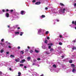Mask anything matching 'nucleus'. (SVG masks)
I'll use <instances>...</instances> for the list:
<instances>
[{
	"mask_svg": "<svg viewBox=\"0 0 76 76\" xmlns=\"http://www.w3.org/2000/svg\"><path fill=\"white\" fill-rule=\"evenodd\" d=\"M45 42L46 44H47V42H48V41H47V40H46L45 41Z\"/></svg>",
	"mask_w": 76,
	"mask_h": 76,
	"instance_id": "obj_16",
	"label": "nucleus"
},
{
	"mask_svg": "<svg viewBox=\"0 0 76 76\" xmlns=\"http://www.w3.org/2000/svg\"><path fill=\"white\" fill-rule=\"evenodd\" d=\"M13 10H11V12H13Z\"/></svg>",
	"mask_w": 76,
	"mask_h": 76,
	"instance_id": "obj_50",
	"label": "nucleus"
},
{
	"mask_svg": "<svg viewBox=\"0 0 76 76\" xmlns=\"http://www.w3.org/2000/svg\"><path fill=\"white\" fill-rule=\"evenodd\" d=\"M21 13V15H25V13H26L25 12V11H21L20 12Z\"/></svg>",
	"mask_w": 76,
	"mask_h": 76,
	"instance_id": "obj_2",
	"label": "nucleus"
},
{
	"mask_svg": "<svg viewBox=\"0 0 76 76\" xmlns=\"http://www.w3.org/2000/svg\"><path fill=\"white\" fill-rule=\"evenodd\" d=\"M9 44H10V43H9Z\"/></svg>",
	"mask_w": 76,
	"mask_h": 76,
	"instance_id": "obj_61",
	"label": "nucleus"
},
{
	"mask_svg": "<svg viewBox=\"0 0 76 76\" xmlns=\"http://www.w3.org/2000/svg\"><path fill=\"white\" fill-rule=\"evenodd\" d=\"M75 29H76V27H75Z\"/></svg>",
	"mask_w": 76,
	"mask_h": 76,
	"instance_id": "obj_59",
	"label": "nucleus"
},
{
	"mask_svg": "<svg viewBox=\"0 0 76 76\" xmlns=\"http://www.w3.org/2000/svg\"><path fill=\"white\" fill-rule=\"evenodd\" d=\"M6 11H7V12H8V11H9V10L7 9V10H6Z\"/></svg>",
	"mask_w": 76,
	"mask_h": 76,
	"instance_id": "obj_52",
	"label": "nucleus"
},
{
	"mask_svg": "<svg viewBox=\"0 0 76 76\" xmlns=\"http://www.w3.org/2000/svg\"><path fill=\"white\" fill-rule=\"evenodd\" d=\"M33 61H34V62H35V61H37V60H36V59H34L33 60Z\"/></svg>",
	"mask_w": 76,
	"mask_h": 76,
	"instance_id": "obj_29",
	"label": "nucleus"
},
{
	"mask_svg": "<svg viewBox=\"0 0 76 76\" xmlns=\"http://www.w3.org/2000/svg\"><path fill=\"white\" fill-rule=\"evenodd\" d=\"M3 41H4V39H2L1 40V42H3Z\"/></svg>",
	"mask_w": 76,
	"mask_h": 76,
	"instance_id": "obj_35",
	"label": "nucleus"
},
{
	"mask_svg": "<svg viewBox=\"0 0 76 76\" xmlns=\"http://www.w3.org/2000/svg\"><path fill=\"white\" fill-rule=\"evenodd\" d=\"M72 24H74V25L75 26H76V21H75V22H74V21H72Z\"/></svg>",
	"mask_w": 76,
	"mask_h": 76,
	"instance_id": "obj_4",
	"label": "nucleus"
},
{
	"mask_svg": "<svg viewBox=\"0 0 76 76\" xmlns=\"http://www.w3.org/2000/svg\"><path fill=\"white\" fill-rule=\"evenodd\" d=\"M72 62H73V61L72 60H71L69 61V63H72Z\"/></svg>",
	"mask_w": 76,
	"mask_h": 76,
	"instance_id": "obj_13",
	"label": "nucleus"
},
{
	"mask_svg": "<svg viewBox=\"0 0 76 76\" xmlns=\"http://www.w3.org/2000/svg\"><path fill=\"white\" fill-rule=\"evenodd\" d=\"M6 16L7 18H9V14L8 13H7L6 14Z\"/></svg>",
	"mask_w": 76,
	"mask_h": 76,
	"instance_id": "obj_6",
	"label": "nucleus"
},
{
	"mask_svg": "<svg viewBox=\"0 0 76 76\" xmlns=\"http://www.w3.org/2000/svg\"><path fill=\"white\" fill-rule=\"evenodd\" d=\"M9 48H12V47L10 46H9L8 47Z\"/></svg>",
	"mask_w": 76,
	"mask_h": 76,
	"instance_id": "obj_39",
	"label": "nucleus"
},
{
	"mask_svg": "<svg viewBox=\"0 0 76 76\" xmlns=\"http://www.w3.org/2000/svg\"><path fill=\"white\" fill-rule=\"evenodd\" d=\"M8 28H10V26H8Z\"/></svg>",
	"mask_w": 76,
	"mask_h": 76,
	"instance_id": "obj_55",
	"label": "nucleus"
},
{
	"mask_svg": "<svg viewBox=\"0 0 76 76\" xmlns=\"http://www.w3.org/2000/svg\"><path fill=\"white\" fill-rule=\"evenodd\" d=\"M27 60L28 61H29L31 60V57H28L27 58Z\"/></svg>",
	"mask_w": 76,
	"mask_h": 76,
	"instance_id": "obj_7",
	"label": "nucleus"
},
{
	"mask_svg": "<svg viewBox=\"0 0 76 76\" xmlns=\"http://www.w3.org/2000/svg\"><path fill=\"white\" fill-rule=\"evenodd\" d=\"M40 4L41 2H37L35 3V4Z\"/></svg>",
	"mask_w": 76,
	"mask_h": 76,
	"instance_id": "obj_5",
	"label": "nucleus"
},
{
	"mask_svg": "<svg viewBox=\"0 0 76 76\" xmlns=\"http://www.w3.org/2000/svg\"><path fill=\"white\" fill-rule=\"evenodd\" d=\"M24 68H25V69H26V66H24Z\"/></svg>",
	"mask_w": 76,
	"mask_h": 76,
	"instance_id": "obj_51",
	"label": "nucleus"
},
{
	"mask_svg": "<svg viewBox=\"0 0 76 76\" xmlns=\"http://www.w3.org/2000/svg\"><path fill=\"white\" fill-rule=\"evenodd\" d=\"M2 11H3V12H5L4 10H2Z\"/></svg>",
	"mask_w": 76,
	"mask_h": 76,
	"instance_id": "obj_47",
	"label": "nucleus"
},
{
	"mask_svg": "<svg viewBox=\"0 0 76 76\" xmlns=\"http://www.w3.org/2000/svg\"><path fill=\"white\" fill-rule=\"evenodd\" d=\"M74 6L76 7V3H75L74 4Z\"/></svg>",
	"mask_w": 76,
	"mask_h": 76,
	"instance_id": "obj_49",
	"label": "nucleus"
},
{
	"mask_svg": "<svg viewBox=\"0 0 76 76\" xmlns=\"http://www.w3.org/2000/svg\"><path fill=\"white\" fill-rule=\"evenodd\" d=\"M61 57L62 58H64V56H62Z\"/></svg>",
	"mask_w": 76,
	"mask_h": 76,
	"instance_id": "obj_54",
	"label": "nucleus"
},
{
	"mask_svg": "<svg viewBox=\"0 0 76 76\" xmlns=\"http://www.w3.org/2000/svg\"><path fill=\"white\" fill-rule=\"evenodd\" d=\"M43 35L44 36V35L43 34Z\"/></svg>",
	"mask_w": 76,
	"mask_h": 76,
	"instance_id": "obj_60",
	"label": "nucleus"
},
{
	"mask_svg": "<svg viewBox=\"0 0 76 76\" xmlns=\"http://www.w3.org/2000/svg\"><path fill=\"white\" fill-rule=\"evenodd\" d=\"M23 34V32H21L20 34V36H22V34Z\"/></svg>",
	"mask_w": 76,
	"mask_h": 76,
	"instance_id": "obj_20",
	"label": "nucleus"
},
{
	"mask_svg": "<svg viewBox=\"0 0 76 76\" xmlns=\"http://www.w3.org/2000/svg\"><path fill=\"white\" fill-rule=\"evenodd\" d=\"M0 44H1V45H4V44L2 43H1Z\"/></svg>",
	"mask_w": 76,
	"mask_h": 76,
	"instance_id": "obj_28",
	"label": "nucleus"
},
{
	"mask_svg": "<svg viewBox=\"0 0 76 76\" xmlns=\"http://www.w3.org/2000/svg\"><path fill=\"white\" fill-rule=\"evenodd\" d=\"M16 27H17V26H18V25H16Z\"/></svg>",
	"mask_w": 76,
	"mask_h": 76,
	"instance_id": "obj_57",
	"label": "nucleus"
},
{
	"mask_svg": "<svg viewBox=\"0 0 76 76\" xmlns=\"http://www.w3.org/2000/svg\"><path fill=\"white\" fill-rule=\"evenodd\" d=\"M59 37H60V38H61V37H62V36H61V35H60L59 36Z\"/></svg>",
	"mask_w": 76,
	"mask_h": 76,
	"instance_id": "obj_42",
	"label": "nucleus"
},
{
	"mask_svg": "<svg viewBox=\"0 0 76 76\" xmlns=\"http://www.w3.org/2000/svg\"><path fill=\"white\" fill-rule=\"evenodd\" d=\"M71 66H72V67H75V65L73 64H72L71 65Z\"/></svg>",
	"mask_w": 76,
	"mask_h": 76,
	"instance_id": "obj_24",
	"label": "nucleus"
},
{
	"mask_svg": "<svg viewBox=\"0 0 76 76\" xmlns=\"http://www.w3.org/2000/svg\"><path fill=\"white\" fill-rule=\"evenodd\" d=\"M15 61L16 62H18L20 61V59L18 58L17 59H15Z\"/></svg>",
	"mask_w": 76,
	"mask_h": 76,
	"instance_id": "obj_3",
	"label": "nucleus"
},
{
	"mask_svg": "<svg viewBox=\"0 0 76 76\" xmlns=\"http://www.w3.org/2000/svg\"><path fill=\"white\" fill-rule=\"evenodd\" d=\"M18 49H20V46H18Z\"/></svg>",
	"mask_w": 76,
	"mask_h": 76,
	"instance_id": "obj_34",
	"label": "nucleus"
},
{
	"mask_svg": "<svg viewBox=\"0 0 76 76\" xmlns=\"http://www.w3.org/2000/svg\"><path fill=\"white\" fill-rule=\"evenodd\" d=\"M4 50H1V53H3V52H4Z\"/></svg>",
	"mask_w": 76,
	"mask_h": 76,
	"instance_id": "obj_21",
	"label": "nucleus"
},
{
	"mask_svg": "<svg viewBox=\"0 0 76 76\" xmlns=\"http://www.w3.org/2000/svg\"><path fill=\"white\" fill-rule=\"evenodd\" d=\"M40 60V58H37V60Z\"/></svg>",
	"mask_w": 76,
	"mask_h": 76,
	"instance_id": "obj_43",
	"label": "nucleus"
},
{
	"mask_svg": "<svg viewBox=\"0 0 76 76\" xmlns=\"http://www.w3.org/2000/svg\"><path fill=\"white\" fill-rule=\"evenodd\" d=\"M45 53L47 54H50V53L48 51L46 52Z\"/></svg>",
	"mask_w": 76,
	"mask_h": 76,
	"instance_id": "obj_18",
	"label": "nucleus"
},
{
	"mask_svg": "<svg viewBox=\"0 0 76 76\" xmlns=\"http://www.w3.org/2000/svg\"><path fill=\"white\" fill-rule=\"evenodd\" d=\"M45 10H47L48 9V8H47V7H46V8H45Z\"/></svg>",
	"mask_w": 76,
	"mask_h": 76,
	"instance_id": "obj_45",
	"label": "nucleus"
},
{
	"mask_svg": "<svg viewBox=\"0 0 76 76\" xmlns=\"http://www.w3.org/2000/svg\"><path fill=\"white\" fill-rule=\"evenodd\" d=\"M75 48L73 47L72 48V50H75Z\"/></svg>",
	"mask_w": 76,
	"mask_h": 76,
	"instance_id": "obj_46",
	"label": "nucleus"
},
{
	"mask_svg": "<svg viewBox=\"0 0 76 76\" xmlns=\"http://www.w3.org/2000/svg\"><path fill=\"white\" fill-rule=\"evenodd\" d=\"M33 3H35V0H34L33 1Z\"/></svg>",
	"mask_w": 76,
	"mask_h": 76,
	"instance_id": "obj_36",
	"label": "nucleus"
},
{
	"mask_svg": "<svg viewBox=\"0 0 76 76\" xmlns=\"http://www.w3.org/2000/svg\"><path fill=\"white\" fill-rule=\"evenodd\" d=\"M41 29H39V31H38V34H39V32H41Z\"/></svg>",
	"mask_w": 76,
	"mask_h": 76,
	"instance_id": "obj_19",
	"label": "nucleus"
},
{
	"mask_svg": "<svg viewBox=\"0 0 76 76\" xmlns=\"http://www.w3.org/2000/svg\"><path fill=\"white\" fill-rule=\"evenodd\" d=\"M17 29H20V27H18Z\"/></svg>",
	"mask_w": 76,
	"mask_h": 76,
	"instance_id": "obj_48",
	"label": "nucleus"
},
{
	"mask_svg": "<svg viewBox=\"0 0 76 76\" xmlns=\"http://www.w3.org/2000/svg\"><path fill=\"white\" fill-rule=\"evenodd\" d=\"M51 48V46H49L48 47V48L50 49V48Z\"/></svg>",
	"mask_w": 76,
	"mask_h": 76,
	"instance_id": "obj_32",
	"label": "nucleus"
},
{
	"mask_svg": "<svg viewBox=\"0 0 76 76\" xmlns=\"http://www.w3.org/2000/svg\"><path fill=\"white\" fill-rule=\"evenodd\" d=\"M76 40H74L73 41H72V42H76Z\"/></svg>",
	"mask_w": 76,
	"mask_h": 76,
	"instance_id": "obj_44",
	"label": "nucleus"
},
{
	"mask_svg": "<svg viewBox=\"0 0 76 76\" xmlns=\"http://www.w3.org/2000/svg\"><path fill=\"white\" fill-rule=\"evenodd\" d=\"M59 44L60 45H63V43L60 42L59 43Z\"/></svg>",
	"mask_w": 76,
	"mask_h": 76,
	"instance_id": "obj_14",
	"label": "nucleus"
},
{
	"mask_svg": "<svg viewBox=\"0 0 76 76\" xmlns=\"http://www.w3.org/2000/svg\"><path fill=\"white\" fill-rule=\"evenodd\" d=\"M47 39H50V37H47Z\"/></svg>",
	"mask_w": 76,
	"mask_h": 76,
	"instance_id": "obj_37",
	"label": "nucleus"
},
{
	"mask_svg": "<svg viewBox=\"0 0 76 76\" xmlns=\"http://www.w3.org/2000/svg\"><path fill=\"white\" fill-rule=\"evenodd\" d=\"M48 45H51V46L53 45V43H50V44H48Z\"/></svg>",
	"mask_w": 76,
	"mask_h": 76,
	"instance_id": "obj_12",
	"label": "nucleus"
},
{
	"mask_svg": "<svg viewBox=\"0 0 76 76\" xmlns=\"http://www.w3.org/2000/svg\"><path fill=\"white\" fill-rule=\"evenodd\" d=\"M35 52H36V53H38V52H39L38 50H35Z\"/></svg>",
	"mask_w": 76,
	"mask_h": 76,
	"instance_id": "obj_26",
	"label": "nucleus"
},
{
	"mask_svg": "<svg viewBox=\"0 0 76 76\" xmlns=\"http://www.w3.org/2000/svg\"><path fill=\"white\" fill-rule=\"evenodd\" d=\"M60 4L61 5V6H64V4H63V3H60Z\"/></svg>",
	"mask_w": 76,
	"mask_h": 76,
	"instance_id": "obj_15",
	"label": "nucleus"
},
{
	"mask_svg": "<svg viewBox=\"0 0 76 76\" xmlns=\"http://www.w3.org/2000/svg\"><path fill=\"white\" fill-rule=\"evenodd\" d=\"M20 66H23V64H20Z\"/></svg>",
	"mask_w": 76,
	"mask_h": 76,
	"instance_id": "obj_33",
	"label": "nucleus"
},
{
	"mask_svg": "<svg viewBox=\"0 0 76 76\" xmlns=\"http://www.w3.org/2000/svg\"><path fill=\"white\" fill-rule=\"evenodd\" d=\"M48 31H47L46 32L45 34H48Z\"/></svg>",
	"mask_w": 76,
	"mask_h": 76,
	"instance_id": "obj_25",
	"label": "nucleus"
},
{
	"mask_svg": "<svg viewBox=\"0 0 76 76\" xmlns=\"http://www.w3.org/2000/svg\"><path fill=\"white\" fill-rule=\"evenodd\" d=\"M50 51H54V49L53 48H50Z\"/></svg>",
	"mask_w": 76,
	"mask_h": 76,
	"instance_id": "obj_10",
	"label": "nucleus"
},
{
	"mask_svg": "<svg viewBox=\"0 0 76 76\" xmlns=\"http://www.w3.org/2000/svg\"><path fill=\"white\" fill-rule=\"evenodd\" d=\"M26 52H28V49H26L25 50Z\"/></svg>",
	"mask_w": 76,
	"mask_h": 76,
	"instance_id": "obj_31",
	"label": "nucleus"
},
{
	"mask_svg": "<svg viewBox=\"0 0 76 76\" xmlns=\"http://www.w3.org/2000/svg\"><path fill=\"white\" fill-rule=\"evenodd\" d=\"M30 52L31 53H33V52H34V51H33V50H31L30 51Z\"/></svg>",
	"mask_w": 76,
	"mask_h": 76,
	"instance_id": "obj_23",
	"label": "nucleus"
},
{
	"mask_svg": "<svg viewBox=\"0 0 76 76\" xmlns=\"http://www.w3.org/2000/svg\"><path fill=\"white\" fill-rule=\"evenodd\" d=\"M24 61H25V60L24 59V60H22V61H20V63H23V62Z\"/></svg>",
	"mask_w": 76,
	"mask_h": 76,
	"instance_id": "obj_9",
	"label": "nucleus"
},
{
	"mask_svg": "<svg viewBox=\"0 0 76 76\" xmlns=\"http://www.w3.org/2000/svg\"><path fill=\"white\" fill-rule=\"evenodd\" d=\"M0 75H2V72H0Z\"/></svg>",
	"mask_w": 76,
	"mask_h": 76,
	"instance_id": "obj_41",
	"label": "nucleus"
},
{
	"mask_svg": "<svg viewBox=\"0 0 76 76\" xmlns=\"http://www.w3.org/2000/svg\"><path fill=\"white\" fill-rule=\"evenodd\" d=\"M6 53H7V54H9V52H6Z\"/></svg>",
	"mask_w": 76,
	"mask_h": 76,
	"instance_id": "obj_53",
	"label": "nucleus"
},
{
	"mask_svg": "<svg viewBox=\"0 0 76 76\" xmlns=\"http://www.w3.org/2000/svg\"><path fill=\"white\" fill-rule=\"evenodd\" d=\"M41 76H44V75H41Z\"/></svg>",
	"mask_w": 76,
	"mask_h": 76,
	"instance_id": "obj_58",
	"label": "nucleus"
},
{
	"mask_svg": "<svg viewBox=\"0 0 76 76\" xmlns=\"http://www.w3.org/2000/svg\"><path fill=\"white\" fill-rule=\"evenodd\" d=\"M57 22H58L59 21V20H57Z\"/></svg>",
	"mask_w": 76,
	"mask_h": 76,
	"instance_id": "obj_56",
	"label": "nucleus"
},
{
	"mask_svg": "<svg viewBox=\"0 0 76 76\" xmlns=\"http://www.w3.org/2000/svg\"><path fill=\"white\" fill-rule=\"evenodd\" d=\"M32 65L33 66H34V65H35V63H33V64H32Z\"/></svg>",
	"mask_w": 76,
	"mask_h": 76,
	"instance_id": "obj_38",
	"label": "nucleus"
},
{
	"mask_svg": "<svg viewBox=\"0 0 76 76\" xmlns=\"http://www.w3.org/2000/svg\"><path fill=\"white\" fill-rule=\"evenodd\" d=\"M42 18H45V15H42Z\"/></svg>",
	"mask_w": 76,
	"mask_h": 76,
	"instance_id": "obj_30",
	"label": "nucleus"
},
{
	"mask_svg": "<svg viewBox=\"0 0 76 76\" xmlns=\"http://www.w3.org/2000/svg\"><path fill=\"white\" fill-rule=\"evenodd\" d=\"M20 53L22 54H23V53H24V52H23V51H21Z\"/></svg>",
	"mask_w": 76,
	"mask_h": 76,
	"instance_id": "obj_17",
	"label": "nucleus"
},
{
	"mask_svg": "<svg viewBox=\"0 0 76 76\" xmlns=\"http://www.w3.org/2000/svg\"><path fill=\"white\" fill-rule=\"evenodd\" d=\"M66 9L65 8H64L63 10H60L59 12H62L63 13H65V10Z\"/></svg>",
	"mask_w": 76,
	"mask_h": 76,
	"instance_id": "obj_1",
	"label": "nucleus"
},
{
	"mask_svg": "<svg viewBox=\"0 0 76 76\" xmlns=\"http://www.w3.org/2000/svg\"><path fill=\"white\" fill-rule=\"evenodd\" d=\"M15 34H19V32H15Z\"/></svg>",
	"mask_w": 76,
	"mask_h": 76,
	"instance_id": "obj_22",
	"label": "nucleus"
},
{
	"mask_svg": "<svg viewBox=\"0 0 76 76\" xmlns=\"http://www.w3.org/2000/svg\"><path fill=\"white\" fill-rule=\"evenodd\" d=\"M27 48H28V49H29V48H30V47H29V46H27Z\"/></svg>",
	"mask_w": 76,
	"mask_h": 76,
	"instance_id": "obj_40",
	"label": "nucleus"
},
{
	"mask_svg": "<svg viewBox=\"0 0 76 76\" xmlns=\"http://www.w3.org/2000/svg\"><path fill=\"white\" fill-rule=\"evenodd\" d=\"M53 67H56V65L55 64H54L53 65Z\"/></svg>",
	"mask_w": 76,
	"mask_h": 76,
	"instance_id": "obj_27",
	"label": "nucleus"
},
{
	"mask_svg": "<svg viewBox=\"0 0 76 76\" xmlns=\"http://www.w3.org/2000/svg\"><path fill=\"white\" fill-rule=\"evenodd\" d=\"M11 57H12V58H15V56L13 55H11L10 56Z\"/></svg>",
	"mask_w": 76,
	"mask_h": 76,
	"instance_id": "obj_11",
	"label": "nucleus"
},
{
	"mask_svg": "<svg viewBox=\"0 0 76 76\" xmlns=\"http://www.w3.org/2000/svg\"><path fill=\"white\" fill-rule=\"evenodd\" d=\"M72 72H73V73H75V72H76V69H73L72 70Z\"/></svg>",
	"mask_w": 76,
	"mask_h": 76,
	"instance_id": "obj_8",
	"label": "nucleus"
}]
</instances>
